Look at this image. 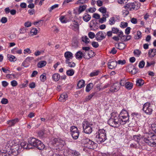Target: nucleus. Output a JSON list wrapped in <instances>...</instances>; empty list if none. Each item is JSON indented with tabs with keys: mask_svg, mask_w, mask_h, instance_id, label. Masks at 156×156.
Instances as JSON below:
<instances>
[{
	"mask_svg": "<svg viewBox=\"0 0 156 156\" xmlns=\"http://www.w3.org/2000/svg\"><path fill=\"white\" fill-rule=\"evenodd\" d=\"M116 47L118 49L120 50H123L126 47V45L123 43H120L116 44Z\"/></svg>",
	"mask_w": 156,
	"mask_h": 156,
	"instance_id": "obj_24",
	"label": "nucleus"
},
{
	"mask_svg": "<svg viewBox=\"0 0 156 156\" xmlns=\"http://www.w3.org/2000/svg\"><path fill=\"white\" fill-rule=\"evenodd\" d=\"M86 52H83L80 51H77L75 54V56L76 59H81L83 57L85 54H86Z\"/></svg>",
	"mask_w": 156,
	"mask_h": 156,
	"instance_id": "obj_16",
	"label": "nucleus"
},
{
	"mask_svg": "<svg viewBox=\"0 0 156 156\" xmlns=\"http://www.w3.org/2000/svg\"><path fill=\"white\" fill-rule=\"evenodd\" d=\"M156 55V49H150L148 52V55L149 57L152 58Z\"/></svg>",
	"mask_w": 156,
	"mask_h": 156,
	"instance_id": "obj_21",
	"label": "nucleus"
},
{
	"mask_svg": "<svg viewBox=\"0 0 156 156\" xmlns=\"http://www.w3.org/2000/svg\"><path fill=\"white\" fill-rule=\"evenodd\" d=\"M90 27L91 29L95 30L98 28V23L95 20H92L90 22Z\"/></svg>",
	"mask_w": 156,
	"mask_h": 156,
	"instance_id": "obj_14",
	"label": "nucleus"
},
{
	"mask_svg": "<svg viewBox=\"0 0 156 156\" xmlns=\"http://www.w3.org/2000/svg\"><path fill=\"white\" fill-rule=\"evenodd\" d=\"M64 57L66 58L65 62L69 61L73 58V54L70 51H67L64 53Z\"/></svg>",
	"mask_w": 156,
	"mask_h": 156,
	"instance_id": "obj_17",
	"label": "nucleus"
},
{
	"mask_svg": "<svg viewBox=\"0 0 156 156\" xmlns=\"http://www.w3.org/2000/svg\"><path fill=\"white\" fill-rule=\"evenodd\" d=\"M88 36L91 39H93L95 37H96V35L94 33L91 32H90L88 33Z\"/></svg>",
	"mask_w": 156,
	"mask_h": 156,
	"instance_id": "obj_50",
	"label": "nucleus"
},
{
	"mask_svg": "<svg viewBox=\"0 0 156 156\" xmlns=\"http://www.w3.org/2000/svg\"><path fill=\"white\" fill-rule=\"evenodd\" d=\"M33 58H34L32 57H28L26 58L24 61L27 63V64H28L31 60H33Z\"/></svg>",
	"mask_w": 156,
	"mask_h": 156,
	"instance_id": "obj_52",
	"label": "nucleus"
},
{
	"mask_svg": "<svg viewBox=\"0 0 156 156\" xmlns=\"http://www.w3.org/2000/svg\"><path fill=\"white\" fill-rule=\"evenodd\" d=\"M126 82V80L124 79H122L120 81V83H119L120 86H125Z\"/></svg>",
	"mask_w": 156,
	"mask_h": 156,
	"instance_id": "obj_48",
	"label": "nucleus"
},
{
	"mask_svg": "<svg viewBox=\"0 0 156 156\" xmlns=\"http://www.w3.org/2000/svg\"><path fill=\"white\" fill-rule=\"evenodd\" d=\"M141 53V51L138 49H136L133 52V53L134 55L138 57L139 56Z\"/></svg>",
	"mask_w": 156,
	"mask_h": 156,
	"instance_id": "obj_47",
	"label": "nucleus"
},
{
	"mask_svg": "<svg viewBox=\"0 0 156 156\" xmlns=\"http://www.w3.org/2000/svg\"><path fill=\"white\" fill-rule=\"evenodd\" d=\"M115 22V18L114 17H111L109 21V23L110 25H112L114 24Z\"/></svg>",
	"mask_w": 156,
	"mask_h": 156,
	"instance_id": "obj_45",
	"label": "nucleus"
},
{
	"mask_svg": "<svg viewBox=\"0 0 156 156\" xmlns=\"http://www.w3.org/2000/svg\"><path fill=\"white\" fill-rule=\"evenodd\" d=\"M98 134H100V135L104 136V137H106V131L104 129H100L98 130L97 133Z\"/></svg>",
	"mask_w": 156,
	"mask_h": 156,
	"instance_id": "obj_27",
	"label": "nucleus"
},
{
	"mask_svg": "<svg viewBox=\"0 0 156 156\" xmlns=\"http://www.w3.org/2000/svg\"><path fill=\"white\" fill-rule=\"evenodd\" d=\"M106 36V34L104 32H98L96 35V39L98 41H101L105 39Z\"/></svg>",
	"mask_w": 156,
	"mask_h": 156,
	"instance_id": "obj_10",
	"label": "nucleus"
},
{
	"mask_svg": "<svg viewBox=\"0 0 156 156\" xmlns=\"http://www.w3.org/2000/svg\"><path fill=\"white\" fill-rule=\"evenodd\" d=\"M112 31L113 34H116L119 32V30L117 28L113 27L112 28Z\"/></svg>",
	"mask_w": 156,
	"mask_h": 156,
	"instance_id": "obj_53",
	"label": "nucleus"
},
{
	"mask_svg": "<svg viewBox=\"0 0 156 156\" xmlns=\"http://www.w3.org/2000/svg\"><path fill=\"white\" fill-rule=\"evenodd\" d=\"M98 11L101 12L102 13H107V15H109L108 12L107 11V9L104 7H101L99 8Z\"/></svg>",
	"mask_w": 156,
	"mask_h": 156,
	"instance_id": "obj_33",
	"label": "nucleus"
},
{
	"mask_svg": "<svg viewBox=\"0 0 156 156\" xmlns=\"http://www.w3.org/2000/svg\"><path fill=\"white\" fill-rule=\"evenodd\" d=\"M1 22L2 23H5L7 21V19L6 17H2L1 20Z\"/></svg>",
	"mask_w": 156,
	"mask_h": 156,
	"instance_id": "obj_63",
	"label": "nucleus"
},
{
	"mask_svg": "<svg viewBox=\"0 0 156 156\" xmlns=\"http://www.w3.org/2000/svg\"><path fill=\"white\" fill-rule=\"evenodd\" d=\"M144 141L149 145L153 147H156V136H151L149 134H145L142 138Z\"/></svg>",
	"mask_w": 156,
	"mask_h": 156,
	"instance_id": "obj_3",
	"label": "nucleus"
},
{
	"mask_svg": "<svg viewBox=\"0 0 156 156\" xmlns=\"http://www.w3.org/2000/svg\"><path fill=\"white\" fill-rule=\"evenodd\" d=\"M93 17L96 19H99L100 16L99 14L95 13L93 14Z\"/></svg>",
	"mask_w": 156,
	"mask_h": 156,
	"instance_id": "obj_64",
	"label": "nucleus"
},
{
	"mask_svg": "<svg viewBox=\"0 0 156 156\" xmlns=\"http://www.w3.org/2000/svg\"><path fill=\"white\" fill-rule=\"evenodd\" d=\"M46 62L45 61H41L37 64V66L38 68H41L46 65Z\"/></svg>",
	"mask_w": 156,
	"mask_h": 156,
	"instance_id": "obj_40",
	"label": "nucleus"
},
{
	"mask_svg": "<svg viewBox=\"0 0 156 156\" xmlns=\"http://www.w3.org/2000/svg\"><path fill=\"white\" fill-rule=\"evenodd\" d=\"M117 62V64L119 65H123L125 64L126 63V61L125 60H119Z\"/></svg>",
	"mask_w": 156,
	"mask_h": 156,
	"instance_id": "obj_57",
	"label": "nucleus"
},
{
	"mask_svg": "<svg viewBox=\"0 0 156 156\" xmlns=\"http://www.w3.org/2000/svg\"><path fill=\"white\" fill-rule=\"evenodd\" d=\"M117 65V62L116 61H113L109 62L108 64V67L110 69H114Z\"/></svg>",
	"mask_w": 156,
	"mask_h": 156,
	"instance_id": "obj_19",
	"label": "nucleus"
},
{
	"mask_svg": "<svg viewBox=\"0 0 156 156\" xmlns=\"http://www.w3.org/2000/svg\"><path fill=\"white\" fill-rule=\"evenodd\" d=\"M66 64H68L67 66L71 68L74 67L76 66L75 63L73 62H70V60L65 62Z\"/></svg>",
	"mask_w": 156,
	"mask_h": 156,
	"instance_id": "obj_38",
	"label": "nucleus"
},
{
	"mask_svg": "<svg viewBox=\"0 0 156 156\" xmlns=\"http://www.w3.org/2000/svg\"><path fill=\"white\" fill-rule=\"evenodd\" d=\"M155 63L154 61H152L150 63L147 62L146 67H148L151 66V65H154Z\"/></svg>",
	"mask_w": 156,
	"mask_h": 156,
	"instance_id": "obj_62",
	"label": "nucleus"
},
{
	"mask_svg": "<svg viewBox=\"0 0 156 156\" xmlns=\"http://www.w3.org/2000/svg\"><path fill=\"white\" fill-rule=\"evenodd\" d=\"M13 140L15 141V142H16L19 145V153H19L20 152V145L19 144H18V143L17 142H16L15 140ZM20 147H21L20 149H21L22 147L23 148L26 149H31V148H32V147H31V145H30V144L29 143L28 144L27 143L25 142H23L21 143V144Z\"/></svg>",
	"mask_w": 156,
	"mask_h": 156,
	"instance_id": "obj_13",
	"label": "nucleus"
},
{
	"mask_svg": "<svg viewBox=\"0 0 156 156\" xmlns=\"http://www.w3.org/2000/svg\"><path fill=\"white\" fill-rule=\"evenodd\" d=\"M91 18L90 16L87 13H84L83 16V19L86 22H88L90 19Z\"/></svg>",
	"mask_w": 156,
	"mask_h": 156,
	"instance_id": "obj_25",
	"label": "nucleus"
},
{
	"mask_svg": "<svg viewBox=\"0 0 156 156\" xmlns=\"http://www.w3.org/2000/svg\"><path fill=\"white\" fill-rule=\"evenodd\" d=\"M59 20L62 23H66L67 22V20L65 16H62L59 18Z\"/></svg>",
	"mask_w": 156,
	"mask_h": 156,
	"instance_id": "obj_42",
	"label": "nucleus"
},
{
	"mask_svg": "<svg viewBox=\"0 0 156 156\" xmlns=\"http://www.w3.org/2000/svg\"><path fill=\"white\" fill-rule=\"evenodd\" d=\"M19 121V119L18 118H16L12 120H9L7 121L8 124L10 126H12Z\"/></svg>",
	"mask_w": 156,
	"mask_h": 156,
	"instance_id": "obj_22",
	"label": "nucleus"
},
{
	"mask_svg": "<svg viewBox=\"0 0 156 156\" xmlns=\"http://www.w3.org/2000/svg\"><path fill=\"white\" fill-rule=\"evenodd\" d=\"M60 76L58 73H55L53 74L52 76L53 80L55 81H58L60 78Z\"/></svg>",
	"mask_w": 156,
	"mask_h": 156,
	"instance_id": "obj_30",
	"label": "nucleus"
},
{
	"mask_svg": "<svg viewBox=\"0 0 156 156\" xmlns=\"http://www.w3.org/2000/svg\"><path fill=\"white\" fill-rule=\"evenodd\" d=\"M67 98L68 95L66 93H63L60 95L58 100L60 101L64 102L67 99Z\"/></svg>",
	"mask_w": 156,
	"mask_h": 156,
	"instance_id": "obj_23",
	"label": "nucleus"
},
{
	"mask_svg": "<svg viewBox=\"0 0 156 156\" xmlns=\"http://www.w3.org/2000/svg\"><path fill=\"white\" fill-rule=\"evenodd\" d=\"M145 63L144 61H142L140 62L139 64V67L140 68H143L145 65Z\"/></svg>",
	"mask_w": 156,
	"mask_h": 156,
	"instance_id": "obj_54",
	"label": "nucleus"
},
{
	"mask_svg": "<svg viewBox=\"0 0 156 156\" xmlns=\"http://www.w3.org/2000/svg\"><path fill=\"white\" fill-rule=\"evenodd\" d=\"M7 57L9 59L11 62H15L16 60V58L13 55H8Z\"/></svg>",
	"mask_w": 156,
	"mask_h": 156,
	"instance_id": "obj_39",
	"label": "nucleus"
},
{
	"mask_svg": "<svg viewBox=\"0 0 156 156\" xmlns=\"http://www.w3.org/2000/svg\"><path fill=\"white\" fill-rule=\"evenodd\" d=\"M95 136V139L96 141L98 143L100 144L104 142L106 139V137H104V136L100 135V134L99 135L96 133Z\"/></svg>",
	"mask_w": 156,
	"mask_h": 156,
	"instance_id": "obj_12",
	"label": "nucleus"
},
{
	"mask_svg": "<svg viewBox=\"0 0 156 156\" xmlns=\"http://www.w3.org/2000/svg\"><path fill=\"white\" fill-rule=\"evenodd\" d=\"M95 94V93L93 92L87 97L84 99V101L87 102L90 100Z\"/></svg>",
	"mask_w": 156,
	"mask_h": 156,
	"instance_id": "obj_35",
	"label": "nucleus"
},
{
	"mask_svg": "<svg viewBox=\"0 0 156 156\" xmlns=\"http://www.w3.org/2000/svg\"><path fill=\"white\" fill-rule=\"evenodd\" d=\"M95 55L94 53L92 50H89L88 52H87L86 54H85L84 58L85 59H89L90 58L94 56Z\"/></svg>",
	"mask_w": 156,
	"mask_h": 156,
	"instance_id": "obj_20",
	"label": "nucleus"
},
{
	"mask_svg": "<svg viewBox=\"0 0 156 156\" xmlns=\"http://www.w3.org/2000/svg\"><path fill=\"white\" fill-rule=\"evenodd\" d=\"M1 102L2 104H6L8 102V101L7 99L3 98L2 99Z\"/></svg>",
	"mask_w": 156,
	"mask_h": 156,
	"instance_id": "obj_61",
	"label": "nucleus"
},
{
	"mask_svg": "<svg viewBox=\"0 0 156 156\" xmlns=\"http://www.w3.org/2000/svg\"><path fill=\"white\" fill-rule=\"evenodd\" d=\"M30 33L32 34L33 35H36L37 33V30L36 28H33L31 30Z\"/></svg>",
	"mask_w": 156,
	"mask_h": 156,
	"instance_id": "obj_51",
	"label": "nucleus"
},
{
	"mask_svg": "<svg viewBox=\"0 0 156 156\" xmlns=\"http://www.w3.org/2000/svg\"><path fill=\"white\" fill-rule=\"evenodd\" d=\"M133 83L130 82H127L125 87L128 90H131L133 87Z\"/></svg>",
	"mask_w": 156,
	"mask_h": 156,
	"instance_id": "obj_29",
	"label": "nucleus"
},
{
	"mask_svg": "<svg viewBox=\"0 0 156 156\" xmlns=\"http://www.w3.org/2000/svg\"><path fill=\"white\" fill-rule=\"evenodd\" d=\"M85 81L83 80H81L78 81L77 86L79 88H81L85 86Z\"/></svg>",
	"mask_w": 156,
	"mask_h": 156,
	"instance_id": "obj_26",
	"label": "nucleus"
},
{
	"mask_svg": "<svg viewBox=\"0 0 156 156\" xmlns=\"http://www.w3.org/2000/svg\"><path fill=\"white\" fill-rule=\"evenodd\" d=\"M84 143L86 147L89 149H94L98 147V144L96 143L88 138L85 139Z\"/></svg>",
	"mask_w": 156,
	"mask_h": 156,
	"instance_id": "obj_7",
	"label": "nucleus"
},
{
	"mask_svg": "<svg viewBox=\"0 0 156 156\" xmlns=\"http://www.w3.org/2000/svg\"><path fill=\"white\" fill-rule=\"evenodd\" d=\"M141 33L140 31L137 32V34L135 35L134 38L135 39H139L141 37Z\"/></svg>",
	"mask_w": 156,
	"mask_h": 156,
	"instance_id": "obj_43",
	"label": "nucleus"
},
{
	"mask_svg": "<svg viewBox=\"0 0 156 156\" xmlns=\"http://www.w3.org/2000/svg\"><path fill=\"white\" fill-rule=\"evenodd\" d=\"M151 127L152 130L156 133V123L152 124Z\"/></svg>",
	"mask_w": 156,
	"mask_h": 156,
	"instance_id": "obj_58",
	"label": "nucleus"
},
{
	"mask_svg": "<svg viewBox=\"0 0 156 156\" xmlns=\"http://www.w3.org/2000/svg\"><path fill=\"white\" fill-rule=\"evenodd\" d=\"M82 41L85 44H87L89 43L90 40L86 36H83L81 38Z\"/></svg>",
	"mask_w": 156,
	"mask_h": 156,
	"instance_id": "obj_34",
	"label": "nucleus"
},
{
	"mask_svg": "<svg viewBox=\"0 0 156 156\" xmlns=\"http://www.w3.org/2000/svg\"><path fill=\"white\" fill-rule=\"evenodd\" d=\"M66 74L69 76H71L74 73V71L72 69L67 70L66 72Z\"/></svg>",
	"mask_w": 156,
	"mask_h": 156,
	"instance_id": "obj_41",
	"label": "nucleus"
},
{
	"mask_svg": "<svg viewBox=\"0 0 156 156\" xmlns=\"http://www.w3.org/2000/svg\"><path fill=\"white\" fill-rule=\"evenodd\" d=\"M118 118L120 124H124L129 122V115L127 111L123 109L119 114H118Z\"/></svg>",
	"mask_w": 156,
	"mask_h": 156,
	"instance_id": "obj_5",
	"label": "nucleus"
},
{
	"mask_svg": "<svg viewBox=\"0 0 156 156\" xmlns=\"http://www.w3.org/2000/svg\"><path fill=\"white\" fill-rule=\"evenodd\" d=\"M136 5L134 3H129L124 6V8L127 10L132 11L135 9Z\"/></svg>",
	"mask_w": 156,
	"mask_h": 156,
	"instance_id": "obj_15",
	"label": "nucleus"
},
{
	"mask_svg": "<svg viewBox=\"0 0 156 156\" xmlns=\"http://www.w3.org/2000/svg\"><path fill=\"white\" fill-rule=\"evenodd\" d=\"M128 26V23L126 22H122L120 25V27L122 28H125Z\"/></svg>",
	"mask_w": 156,
	"mask_h": 156,
	"instance_id": "obj_49",
	"label": "nucleus"
},
{
	"mask_svg": "<svg viewBox=\"0 0 156 156\" xmlns=\"http://www.w3.org/2000/svg\"><path fill=\"white\" fill-rule=\"evenodd\" d=\"M109 16V15L105 14L104 15V17L101 18H100L99 20V23H104V22H105L106 20V18H108Z\"/></svg>",
	"mask_w": 156,
	"mask_h": 156,
	"instance_id": "obj_36",
	"label": "nucleus"
},
{
	"mask_svg": "<svg viewBox=\"0 0 156 156\" xmlns=\"http://www.w3.org/2000/svg\"><path fill=\"white\" fill-rule=\"evenodd\" d=\"M29 143L31 147L34 146L37 148L38 149L42 150L45 147V146L40 140L36 138H32L28 140Z\"/></svg>",
	"mask_w": 156,
	"mask_h": 156,
	"instance_id": "obj_4",
	"label": "nucleus"
},
{
	"mask_svg": "<svg viewBox=\"0 0 156 156\" xmlns=\"http://www.w3.org/2000/svg\"><path fill=\"white\" fill-rule=\"evenodd\" d=\"M58 4H55L52 6L49 9V10L50 12H51L53 9L58 8Z\"/></svg>",
	"mask_w": 156,
	"mask_h": 156,
	"instance_id": "obj_56",
	"label": "nucleus"
},
{
	"mask_svg": "<svg viewBox=\"0 0 156 156\" xmlns=\"http://www.w3.org/2000/svg\"><path fill=\"white\" fill-rule=\"evenodd\" d=\"M128 10L126 9L122 11V14L124 15V17L126 16L129 13V11Z\"/></svg>",
	"mask_w": 156,
	"mask_h": 156,
	"instance_id": "obj_59",
	"label": "nucleus"
},
{
	"mask_svg": "<svg viewBox=\"0 0 156 156\" xmlns=\"http://www.w3.org/2000/svg\"><path fill=\"white\" fill-rule=\"evenodd\" d=\"M120 88V85L118 82L114 83L110 87L109 91L111 92H116Z\"/></svg>",
	"mask_w": 156,
	"mask_h": 156,
	"instance_id": "obj_11",
	"label": "nucleus"
},
{
	"mask_svg": "<svg viewBox=\"0 0 156 156\" xmlns=\"http://www.w3.org/2000/svg\"><path fill=\"white\" fill-rule=\"evenodd\" d=\"M93 86V84L92 83H90L87 84L86 87V92H89L92 88Z\"/></svg>",
	"mask_w": 156,
	"mask_h": 156,
	"instance_id": "obj_31",
	"label": "nucleus"
},
{
	"mask_svg": "<svg viewBox=\"0 0 156 156\" xmlns=\"http://www.w3.org/2000/svg\"><path fill=\"white\" fill-rule=\"evenodd\" d=\"M5 151L0 150V156H16L19 153V145L14 140L8 141Z\"/></svg>",
	"mask_w": 156,
	"mask_h": 156,
	"instance_id": "obj_1",
	"label": "nucleus"
},
{
	"mask_svg": "<svg viewBox=\"0 0 156 156\" xmlns=\"http://www.w3.org/2000/svg\"><path fill=\"white\" fill-rule=\"evenodd\" d=\"M70 28L75 31L78 30L79 29V25L78 22L74 20L73 24L70 25Z\"/></svg>",
	"mask_w": 156,
	"mask_h": 156,
	"instance_id": "obj_18",
	"label": "nucleus"
},
{
	"mask_svg": "<svg viewBox=\"0 0 156 156\" xmlns=\"http://www.w3.org/2000/svg\"><path fill=\"white\" fill-rule=\"evenodd\" d=\"M86 8V5L80 6L79 7L77 14H79L84 11Z\"/></svg>",
	"mask_w": 156,
	"mask_h": 156,
	"instance_id": "obj_32",
	"label": "nucleus"
},
{
	"mask_svg": "<svg viewBox=\"0 0 156 156\" xmlns=\"http://www.w3.org/2000/svg\"><path fill=\"white\" fill-rule=\"evenodd\" d=\"M82 126L83 131L86 133L90 134L92 132L93 127L92 123L84 120L82 123Z\"/></svg>",
	"mask_w": 156,
	"mask_h": 156,
	"instance_id": "obj_6",
	"label": "nucleus"
},
{
	"mask_svg": "<svg viewBox=\"0 0 156 156\" xmlns=\"http://www.w3.org/2000/svg\"><path fill=\"white\" fill-rule=\"evenodd\" d=\"M91 45L93 47L95 48H97L99 46V44L98 42L95 41H93Z\"/></svg>",
	"mask_w": 156,
	"mask_h": 156,
	"instance_id": "obj_55",
	"label": "nucleus"
},
{
	"mask_svg": "<svg viewBox=\"0 0 156 156\" xmlns=\"http://www.w3.org/2000/svg\"><path fill=\"white\" fill-rule=\"evenodd\" d=\"M40 80L43 82H44L46 79V75L45 73L41 75L40 77Z\"/></svg>",
	"mask_w": 156,
	"mask_h": 156,
	"instance_id": "obj_44",
	"label": "nucleus"
},
{
	"mask_svg": "<svg viewBox=\"0 0 156 156\" xmlns=\"http://www.w3.org/2000/svg\"><path fill=\"white\" fill-rule=\"evenodd\" d=\"M130 27H127L125 30V33L127 35H128L130 33Z\"/></svg>",
	"mask_w": 156,
	"mask_h": 156,
	"instance_id": "obj_60",
	"label": "nucleus"
},
{
	"mask_svg": "<svg viewBox=\"0 0 156 156\" xmlns=\"http://www.w3.org/2000/svg\"><path fill=\"white\" fill-rule=\"evenodd\" d=\"M142 110L147 115H151L153 111L152 107L150 103L146 102L143 106Z\"/></svg>",
	"mask_w": 156,
	"mask_h": 156,
	"instance_id": "obj_9",
	"label": "nucleus"
},
{
	"mask_svg": "<svg viewBox=\"0 0 156 156\" xmlns=\"http://www.w3.org/2000/svg\"><path fill=\"white\" fill-rule=\"evenodd\" d=\"M111 117L108 120V123L111 126L113 127H118L120 125L118 118V114L115 112H113L111 114Z\"/></svg>",
	"mask_w": 156,
	"mask_h": 156,
	"instance_id": "obj_2",
	"label": "nucleus"
},
{
	"mask_svg": "<svg viewBox=\"0 0 156 156\" xmlns=\"http://www.w3.org/2000/svg\"><path fill=\"white\" fill-rule=\"evenodd\" d=\"M71 153L72 156H80V154L76 150L72 151Z\"/></svg>",
	"mask_w": 156,
	"mask_h": 156,
	"instance_id": "obj_46",
	"label": "nucleus"
},
{
	"mask_svg": "<svg viewBox=\"0 0 156 156\" xmlns=\"http://www.w3.org/2000/svg\"><path fill=\"white\" fill-rule=\"evenodd\" d=\"M144 83V81L142 79H138L136 81V84L137 86H142Z\"/></svg>",
	"mask_w": 156,
	"mask_h": 156,
	"instance_id": "obj_28",
	"label": "nucleus"
},
{
	"mask_svg": "<svg viewBox=\"0 0 156 156\" xmlns=\"http://www.w3.org/2000/svg\"><path fill=\"white\" fill-rule=\"evenodd\" d=\"M100 73V71L98 70H94L90 74V77H93L97 76Z\"/></svg>",
	"mask_w": 156,
	"mask_h": 156,
	"instance_id": "obj_37",
	"label": "nucleus"
},
{
	"mask_svg": "<svg viewBox=\"0 0 156 156\" xmlns=\"http://www.w3.org/2000/svg\"><path fill=\"white\" fill-rule=\"evenodd\" d=\"M71 134L74 140H76L78 138L80 132L77 128L74 126H72L70 128Z\"/></svg>",
	"mask_w": 156,
	"mask_h": 156,
	"instance_id": "obj_8",
	"label": "nucleus"
}]
</instances>
